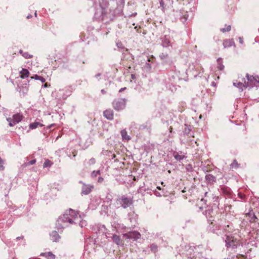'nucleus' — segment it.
Returning <instances> with one entry per match:
<instances>
[{
	"label": "nucleus",
	"instance_id": "1",
	"mask_svg": "<svg viewBox=\"0 0 259 259\" xmlns=\"http://www.w3.org/2000/svg\"><path fill=\"white\" fill-rule=\"evenodd\" d=\"M78 213L72 209H69L67 210L66 212L63 214V216L61 218H59L58 222H68L72 224L74 222V221L77 218Z\"/></svg>",
	"mask_w": 259,
	"mask_h": 259
},
{
	"label": "nucleus",
	"instance_id": "2",
	"mask_svg": "<svg viewBox=\"0 0 259 259\" xmlns=\"http://www.w3.org/2000/svg\"><path fill=\"white\" fill-rule=\"evenodd\" d=\"M23 118V115L20 113H16L13 115L12 117L7 118V120L9 122L10 126H13L17 123L20 122Z\"/></svg>",
	"mask_w": 259,
	"mask_h": 259
},
{
	"label": "nucleus",
	"instance_id": "3",
	"mask_svg": "<svg viewBox=\"0 0 259 259\" xmlns=\"http://www.w3.org/2000/svg\"><path fill=\"white\" fill-rule=\"evenodd\" d=\"M121 206L124 208H127L133 203V200L131 199L127 198L125 196H122L120 198L117 200Z\"/></svg>",
	"mask_w": 259,
	"mask_h": 259
},
{
	"label": "nucleus",
	"instance_id": "4",
	"mask_svg": "<svg viewBox=\"0 0 259 259\" xmlns=\"http://www.w3.org/2000/svg\"><path fill=\"white\" fill-rule=\"evenodd\" d=\"M247 78V82L246 83L247 87L248 86H253L257 85L259 83V76H253L251 75H246Z\"/></svg>",
	"mask_w": 259,
	"mask_h": 259
},
{
	"label": "nucleus",
	"instance_id": "5",
	"mask_svg": "<svg viewBox=\"0 0 259 259\" xmlns=\"http://www.w3.org/2000/svg\"><path fill=\"white\" fill-rule=\"evenodd\" d=\"M113 105L114 108L116 110L123 109L125 106V100L124 99L115 100Z\"/></svg>",
	"mask_w": 259,
	"mask_h": 259
},
{
	"label": "nucleus",
	"instance_id": "6",
	"mask_svg": "<svg viewBox=\"0 0 259 259\" xmlns=\"http://www.w3.org/2000/svg\"><path fill=\"white\" fill-rule=\"evenodd\" d=\"M236 239H234L233 237L227 236L225 240L226 245L227 247H236L237 245L236 243Z\"/></svg>",
	"mask_w": 259,
	"mask_h": 259
},
{
	"label": "nucleus",
	"instance_id": "7",
	"mask_svg": "<svg viewBox=\"0 0 259 259\" xmlns=\"http://www.w3.org/2000/svg\"><path fill=\"white\" fill-rule=\"evenodd\" d=\"M93 188L94 187L92 185L84 184L82 186L81 193L83 194L87 195L91 192Z\"/></svg>",
	"mask_w": 259,
	"mask_h": 259
},
{
	"label": "nucleus",
	"instance_id": "8",
	"mask_svg": "<svg viewBox=\"0 0 259 259\" xmlns=\"http://www.w3.org/2000/svg\"><path fill=\"white\" fill-rule=\"evenodd\" d=\"M224 48H228L235 45V42L233 39H227L224 40L223 42Z\"/></svg>",
	"mask_w": 259,
	"mask_h": 259
},
{
	"label": "nucleus",
	"instance_id": "9",
	"mask_svg": "<svg viewBox=\"0 0 259 259\" xmlns=\"http://www.w3.org/2000/svg\"><path fill=\"white\" fill-rule=\"evenodd\" d=\"M105 118L108 120H112L113 118V112L112 110H106L103 112Z\"/></svg>",
	"mask_w": 259,
	"mask_h": 259
},
{
	"label": "nucleus",
	"instance_id": "10",
	"mask_svg": "<svg viewBox=\"0 0 259 259\" xmlns=\"http://www.w3.org/2000/svg\"><path fill=\"white\" fill-rule=\"evenodd\" d=\"M20 78L22 79L27 78L30 74L29 71L27 69L23 68L20 71Z\"/></svg>",
	"mask_w": 259,
	"mask_h": 259
},
{
	"label": "nucleus",
	"instance_id": "11",
	"mask_svg": "<svg viewBox=\"0 0 259 259\" xmlns=\"http://www.w3.org/2000/svg\"><path fill=\"white\" fill-rule=\"evenodd\" d=\"M40 255L45 256L47 259H55V255L53 254L51 252L41 253L40 254Z\"/></svg>",
	"mask_w": 259,
	"mask_h": 259
},
{
	"label": "nucleus",
	"instance_id": "12",
	"mask_svg": "<svg viewBox=\"0 0 259 259\" xmlns=\"http://www.w3.org/2000/svg\"><path fill=\"white\" fill-rule=\"evenodd\" d=\"M50 236H51V239L53 242L57 241L59 240V238H60V236H59V234L56 232H53L51 234Z\"/></svg>",
	"mask_w": 259,
	"mask_h": 259
},
{
	"label": "nucleus",
	"instance_id": "13",
	"mask_svg": "<svg viewBox=\"0 0 259 259\" xmlns=\"http://www.w3.org/2000/svg\"><path fill=\"white\" fill-rule=\"evenodd\" d=\"M131 238L137 240L141 237V234L137 231L131 232Z\"/></svg>",
	"mask_w": 259,
	"mask_h": 259
},
{
	"label": "nucleus",
	"instance_id": "14",
	"mask_svg": "<svg viewBox=\"0 0 259 259\" xmlns=\"http://www.w3.org/2000/svg\"><path fill=\"white\" fill-rule=\"evenodd\" d=\"M121 135L123 140L128 141L130 139V137L127 135V132L125 130L121 131Z\"/></svg>",
	"mask_w": 259,
	"mask_h": 259
},
{
	"label": "nucleus",
	"instance_id": "15",
	"mask_svg": "<svg viewBox=\"0 0 259 259\" xmlns=\"http://www.w3.org/2000/svg\"><path fill=\"white\" fill-rule=\"evenodd\" d=\"M38 126H42L43 124L40 123L38 122H34L33 123H31L29 124V128L31 130L35 129Z\"/></svg>",
	"mask_w": 259,
	"mask_h": 259
},
{
	"label": "nucleus",
	"instance_id": "16",
	"mask_svg": "<svg viewBox=\"0 0 259 259\" xmlns=\"http://www.w3.org/2000/svg\"><path fill=\"white\" fill-rule=\"evenodd\" d=\"M233 85L239 89H241L242 90H243V88H246L247 87L246 83L245 82L244 83H243L242 82H239L237 83L234 82Z\"/></svg>",
	"mask_w": 259,
	"mask_h": 259
},
{
	"label": "nucleus",
	"instance_id": "17",
	"mask_svg": "<svg viewBox=\"0 0 259 259\" xmlns=\"http://www.w3.org/2000/svg\"><path fill=\"white\" fill-rule=\"evenodd\" d=\"M174 156L177 160H181L185 158V155H180L178 153H175L174 154Z\"/></svg>",
	"mask_w": 259,
	"mask_h": 259
},
{
	"label": "nucleus",
	"instance_id": "18",
	"mask_svg": "<svg viewBox=\"0 0 259 259\" xmlns=\"http://www.w3.org/2000/svg\"><path fill=\"white\" fill-rule=\"evenodd\" d=\"M113 241L117 245L120 243V239L119 237L116 235H114L112 237Z\"/></svg>",
	"mask_w": 259,
	"mask_h": 259
},
{
	"label": "nucleus",
	"instance_id": "19",
	"mask_svg": "<svg viewBox=\"0 0 259 259\" xmlns=\"http://www.w3.org/2000/svg\"><path fill=\"white\" fill-rule=\"evenodd\" d=\"M218 63V68L220 70H223L224 69V65L222 64V60L221 58H219L217 60Z\"/></svg>",
	"mask_w": 259,
	"mask_h": 259
},
{
	"label": "nucleus",
	"instance_id": "20",
	"mask_svg": "<svg viewBox=\"0 0 259 259\" xmlns=\"http://www.w3.org/2000/svg\"><path fill=\"white\" fill-rule=\"evenodd\" d=\"M31 78H33L35 80H39L41 81L42 82H45L46 81V79L43 77L37 75H35L34 76L31 77Z\"/></svg>",
	"mask_w": 259,
	"mask_h": 259
},
{
	"label": "nucleus",
	"instance_id": "21",
	"mask_svg": "<svg viewBox=\"0 0 259 259\" xmlns=\"http://www.w3.org/2000/svg\"><path fill=\"white\" fill-rule=\"evenodd\" d=\"M20 53L22 55V56L26 59L31 58L32 56L29 54L27 52L23 53L22 51H20Z\"/></svg>",
	"mask_w": 259,
	"mask_h": 259
},
{
	"label": "nucleus",
	"instance_id": "22",
	"mask_svg": "<svg viewBox=\"0 0 259 259\" xmlns=\"http://www.w3.org/2000/svg\"><path fill=\"white\" fill-rule=\"evenodd\" d=\"M231 25H226L225 27V28H222V29H221V31L222 32L224 33V32H225L230 31V30H231Z\"/></svg>",
	"mask_w": 259,
	"mask_h": 259
},
{
	"label": "nucleus",
	"instance_id": "23",
	"mask_svg": "<svg viewBox=\"0 0 259 259\" xmlns=\"http://www.w3.org/2000/svg\"><path fill=\"white\" fill-rule=\"evenodd\" d=\"M52 164V163L48 159H47L45 160L44 164V167H47L51 166Z\"/></svg>",
	"mask_w": 259,
	"mask_h": 259
},
{
	"label": "nucleus",
	"instance_id": "24",
	"mask_svg": "<svg viewBox=\"0 0 259 259\" xmlns=\"http://www.w3.org/2000/svg\"><path fill=\"white\" fill-rule=\"evenodd\" d=\"M205 178H206V179L207 180H208L209 181H214V179H215V178L213 176H212V175H209H209H207L206 176Z\"/></svg>",
	"mask_w": 259,
	"mask_h": 259
},
{
	"label": "nucleus",
	"instance_id": "25",
	"mask_svg": "<svg viewBox=\"0 0 259 259\" xmlns=\"http://www.w3.org/2000/svg\"><path fill=\"white\" fill-rule=\"evenodd\" d=\"M246 215H248V216H252L251 217V221L252 222L255 221V219H256V218L255 217V215L253 213L251 214L250 213H246Z\"/></svg>",
	"mask_w": 259,
	"mask_h": 259
},
{
	"label": "nucleus",
	"instance_id": "26",
	"mask_svg": "<svg viewBox=\"0 0 259 259\" xmlns=\"http://www.w3.org/2000/svg\"><path fill=\"white\" fill-rule=\"evenodd\" d=\"M100 170H97V171H93V172L92 173V177H96L98 175H100Z\"/></svg>",
	"mask_w": 259,
	"mask_h": 259
},
{
	"label": "nucleus",
	"instance_id": "27",
	"mask_svg": "<svg viewBox=\"0 0 259 259\" xmlns=\"http://www.w3.org/2000/svg\"><path fill=\"white\" fill-rule=\"evenodd\" d=\"M123 236L125 237L126 239H132L131 238V232H129L128 233L124 234Z\"/></svg>",
	"mask_w": 259,
	"mask_h": 259
},
{
	"label": "nucleus",
	"instance_id": "28",
	"mask_svg": "<svg viewBox=\"0 0 259 259\" xmlns=\"http://www.w3.org/2000/svg\"><path fill=\"white\" fill-rule=\"evenodd\" d=\"M35 162H36V160L35 159H33V160H32L30 161L29 162L28 164H34V163H35Z\"/></svg>",
	"mask_w": 259,
	"mask_h": 259
},
{
	"label": "nucleus",
	"instance_id": "29",
	"mask_svg": "<svg viewBox=\"0 0 259 259\" xmlns=\"http://www.w3.org/2000/svg\"><path fill=\"white\" fill-rule=\"evenodd\" d=\"M237 166V162L235 160L234 161V162L232 164V167H233L234 166Z\"/></svg>",
	"mask_w": 259,
	"mask_h": 259
},
{
	"label": "nucleus",
	"instance_id": "30",
	"mask_svg": "<svg viewBox=\"0 0 259 259\" xmlns=\"http://www.w3.org/2000/svg\"><path fill=\"white\" fill-rule=\"evenodd\" d=\"M239 42L241 44H243V38L242 37H239Z\"/></svg>",
	"mask_w": 259,
	"mask_h": 259
},
{
	"label": "nucleus",
	"instance_id": "31",
	"mask_svg": "<svg viewBox=\"0 0 259 259\" xmlns=\"http://www.w3.org/2000/svg\"><path fill=\"white\" fill-rule=\"evenodd\" d=\"M103 178H102V177L99 178L98 182H103Z\"/></svg>",
	"mask_w": 259,
	"mask_h": 259
},
{
	"label": "nucleus",
	"instance_id": "32",
	"mask_svg": "<svg viewBox=\"0 0 259 259\" xmlns=\"http://www.w3.org/2000/svg\"><path fill=\"white\" fill-rule=\"evenodd\" d=\"M4 168V167L3 165V164H0V170H3Z\"/></svg>",
	"mask_w": 259,
	"mask_h": 259
},
{
	"label": "nucleus",
	"instance_id": "33",
	"mask_svg": "<svg viewBox=\"0 0 259 259\" xmlns=\"http://www.w3.org/2000/svg\"><path fill=\"white\" fill-rule=\"evenodd\" d=\"M151 248H152V249H156L157 247L155 245H152Z\"/></svg>",
	"mask_w": 259,
	"mask_h": 259
},
{
	"label": "nucleus",
	"instance_id": "34",
	"mask_svg": "<svg viewBox=\"0 0 259 259\" xmlns=\"http://www.w3.org/2000/svg\"><path fill=\"white\" fill-rule=\"evenodd\" d=\"M0 164H3V161L2 159V158L0 157Z\"/></svg>",
	"mask_w": 259,
	"mask_h": 259
},
{
	"label": "nucleus",
	"instance_id": "35",
	"mask_svg": "<svg viewBox=\"0 0 259 259\" xmlns=\"http://www.w3.org/2000/svg\"><path fill=\"white\" fill-rule=\"evenodd\" d=\"M125 89V88H122V89H121L119 90V92H121V91H122L124 90Z\"/></svg>",
	"mask_w": 259,
	"mask_h": 259
},
{
	"label": "nucleus",
	"instance_id": "36",
	"mask_svg": "<svg viewBox=\"0 0 259 259\" xmlns=\"http://www.w3.org/2000/svg\"><path fill=\"white\" fill-rule=\"evenodd\" d=\"M101 92L103 93H105V91L104 90H101Z\"/></svg>",
	"mask_w": 259,
	"mask_h": 259
},
{
	"label": "nucleus",
	"instance_id": "37",
	"mask_svg": "<svg viewBox=\"0 0 259 259\" xmlns=\"http://www.w3.org/2000/svg\"><path fill=\"white\" fill-rule=\"evenodd\" d=\"M34 15L36 16V12H35V14Z\"/></svg>",
	"mask_w": 259,
	"mask_h": 259
},
{
	"label": "nucleus",
	"instance_id": "38",
	"mask_svg": "<svg viewBox=\"0 0 259 259\" xmlns=\"http://www.w3.org/2000/svg\"><path fill=\"white\" fill-rule=\"evenodd\" d=\"M47 87V85L46 84H45L44 85V87Z\"/></svg>",
	"mask_w": 259,
	"mask_h": 259
},
{
	"label": "nucleus",
	"instance_id": "39",
	"mask_svg": "<svg viewBox=\"0 0 259 259\" xmlns=\"http://www.w3.org/2000/svg\"><path fill=\"white\" fill-rule=\"evenodd\" d=\"M17 239H20V237H17Z\"/></svg>",
	"mask_w": 259,
	"mask_h": 259
}]
</instances>
